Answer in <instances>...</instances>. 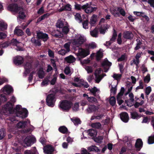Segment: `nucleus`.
<instances>
[{"instance_id": "obj_8", "label": "nucleus", "mask_w": 154, "mask_h": 154, "mask_svg": "<svg viewBox=\"0 0 154 154\" xmlns=\"http://www.w3.org/2000/svg\"><path fill=\"white\" fill-rule=\"evenodd\" d=\"M55 101V96L52 94L48 95L46 98L47 104L49 106L53 107Z\"/></svg>"}, {"instance_id": "obj_53", "label": "nucleus", "mask_w": 154, "mask_h": 154, "mask_svg": "<svg viewBox=\"0 0 154 154\" xmlns=\"http://www.w3.org/2000/svg\"><path fill=\"white\" fill-rule=\"evenodd\" d=\"M8 82V79L4 77H0V86L3 84L4 83Z\"/></svg>"}, {"instance_id": "obj_62", "label": "nucleus", "mask_w": 154, "mask_h": 154, "mask_svg": "<svg viewBox=\"0 0 154 154\" xmlns=\"http://www.w3.org/2000/svg\"><path fill=\"white\" fill-rule=\"evenodd\" d=\"M67 26H66L63 27L62 32L64 34H67L69 31V29Z\"/></svg>"}, {"instance_id": "obj_15", "label": "nucleus", "mask_w": 154, "mask_h": 154, "mask_svg": "<svg viewBox=\"0 0 154 154\" xmlns=\"http://www.w3.org/2000/svg\"><path fill=\"white\" fill-rule=\"evenodd\" d=\"M99 107L94 105H90L86 109L87 112L89 113L94 112L98 110Z\"/></svg>"}, {"instance_id": "obj_49", "label": "nucleus", "mask_w": 154, "mask_h": 154, "mask_svg": "<svg viewBox=\"0 0 154 154\" xmlns=\"http://www.w3.org/2000/svg\"><path fill=\"white\" fill-rule=\"evenodd\" d=\"M109 102L110 104L113 106H114L116 103V100L114 97H111L109 100Z\"/></svg>"}, {"instance_id": "obj_35", "label": "nucleus", "mask_w": 154, "mask_h": 154, "mask_svg": "<svg viewBox=\"0 0 154 154\" xmlns=\"http://www.w3.org/2000/svg\"><path fill=\"white\" fill-rule=\"evenodd\" d=\"M103 116V114H99L97 116H93L91 117V120H93L94 119L100 120L102 118Z\"/></svg>"}, {"instance_id": "obj_27", "label": "nucleus", "mask_w": 154, "mask_h": 154, "mask_svg": "<svg viewBox=\"0 0 154 154\" xmlns=\"http://www.w3.org/2000/svg\"><path fill=\"white\" fill-rule=\"evenodd\" d=\"M88 133V134L91 136L94 137L96 136L97 134V131L93 129H90L88 131H85L82 133L84 136V133Z\"/></svg>"}, {"instance_id": "obj_21", "label": "nucleus", "mask_w": 154, "mask_h": 154, "mask_svg": "<svg viewBox=\"0 0 154 154\" xmlns=\"http://www.w3.org/2000/svg\"><path fill=\"white\" fill-rule=\"evenodd\" d=\"M129 97L130 99L127 101L126 103L128 106H131L133 105L134 103V95L132 93H130L129 94Z\"/></svg>"}, {"instance_id": "obj_33", "label": "nucleus", "mask_w": 154, "mask_h": 154, "mask_svg": "<svg viewBox=\"0 0 154 154\" xmlns=\"http://www.w3.org/2000/svg\"><path fill=\"white\" fill-rule=\"evenodd\" d=\"M97 16L93 14L91 17L90 21V23L91 26H94L97 19Z\"/></svg>"}, {"instance_id": "obj_58", "label": "nucleus", "mask_w": 154, "mask_h": 154, "mask_svg": "<svg viewBox=\"0 0 154 154\" xmlns=\"http://www.w3.org/2000/svg\"><path fill=\"white\" fill-rule=\"evenodd\" d=\"M7 25L2 21L0 20V29H5L7 28Z\"/></svg>"}, {"instance_id": "obj_61", "label": "nucleus", "mask_w": 154, "mask_h": 154, "mask_svg": "<svg viewBox=\"0 0 154 154\" xmlns=\"http://www.w3.org/2000/svg\"><path fill=\"white\" fill-rule=\"evenodd\" d=\"M139 86L137 87L136 88L137 90L139 89H143L144 88L143 84L142 81L140 80L139 81Z\"/></svg>"}, {"instance_id": "obj_55", "label": "nucleus", "mask_w": 154, "mask_h": 154, "mask_svg": "<svg viewBox=\"0 0 154 154\" xmlns=\"http://www.w3.org/2000/svg\"><path fill=\"white\" fill-rule=\"evenodd\" d=\"M148 143L149 144H152L154 143V135H151L149 137Z\"/></svg>"}, {"instance_id": "obj_23", "label": "nucleus", "mask_w": 154, "mask_h": 154, "mask_svg": "<svg viewBox=\"0 0 154 154\" xmlns=\"http://www.w3.org/2000/svg\"><path fill=\"white\" fill-rule=\"evenodd\" d=\"M121 119L125 122H127L129 120V116L128 114L126 112H123L120 114Z\"/></svg>"}, {"instance_id": "obj_63", "label": "nucleus", "mask_w": 154, "mask_h": 154, "mask_svg": "<svg viewBox=\"0 0 154 154\" xmlns=\"http://www.w3.org/2000/svg\"><path fill=\"white\" fill-rule=\"evenodd\" d=\"M75 9L80 10L83 9V5H80L75 3Z\"/></svg>"}, {"instance_id": "obj_25", "label": "nucleus", "mask_w": 154, "mask_h": 154, "mask_svg": "<svg viewBox=\"0 0 154 154\" xmlns=\"http://www.w3.org/2000/svg\"><path fill=\"white\" fill-rule=\"evenodd\" d=\"M83 96L90 103H96L97 102V99L95 98L92 97H89L88 95L86 94H83Z\"/></svg>"}, {"instance_id": "obj_11", "label": "nucleus", "mask_w": 154, "mask_h": 154, "mask_svg": "<svg viewBox=\"0 0 154 154\" xmlns=\"http://www.w3.org/2000/svg\"><path fill=\"white\" fill-rule=\"evenodd\" d=\"M13 91L12 88L9 85H6L4 86L0 90V93L2 92L8 94H10Z\"/></svg>"}, {"instance_id": "obj_48", "label": "nucleus", "mask_w": 154, "mask_h": 154, "mask_svg": "<svg viewBox=\"0 0 154 154\" xmlns=\"http://www.w3.org/2000/svg\"><path fill=\"white\" fill-rule=\"evenodd\" d=\"M145 92L146 95H148L152 91V88L150 86L146 87L144 90Z\"/></svg>"}, {"instance_id": "obj_20", "label": "nucleus", "mask_w": 154, "mask_h": 154, "mask_svg": "<svg viewBox=\"0 0 154 154\" xmlns=\"http://www.w3.org/2000/svg\"><path fill=\"white\" fill-rule=\"evenodd\" d=\"M116 36V32L115 30H114L112 38H111L109 41L106 42V44H104V45L107 46H108L110 45L115 40Z\"/></svg>"}, {"instance_id": "obj_1", "label": "nucleus", "mask_w": 154, "mask_h": 154, "mask_svg": "<svg viewBox=\"0 0 154 154\" xmlns=\"http://www.w3.org/2000/svg\"><path fill=\"white\" fill-rule=\"evenodd\" d=\"M85 37L80 34H76L74 38L71 40L72 44L75 47H78L82 44L85 41Z\"/></svg>"}, {"instance_id": "obj_52", "label": "nucleus", "mask_w": 154, "mask_h": 154, "mask_svg": "<svg viewBox=\"0 0 154 154\" xmlns=\"http://www.w3.org/2000/svg\"><path fill=\"white\" fill-rule=\"evenodd\" d=\"M70 42H68L65 44L64 45V47L65 49L66 52H69L70 51Z\"/></svg>"}, {"instance_id": "obj_12", "label": "nucleus", "mask_w": 154, "mask_h": 154, "mask_svg": "<svg viewBox=\"0 0 154 154\" xmlns=\"http://www.w3.org/2000/svg\"><path fill=\"white\" fill-rule=\"evenodd\" d=\"M111 65V63L109 62L106 59H105L102 64V67L104 69V72H106Z\"/></svg>"}, {"instance_id": "obj_39", "label": "nucleus", "mask_w": 154, "mask_h": 154, "mask_svg": "<svg viewBox=\"0 0 154 154\" xmlns=\"http://www.w3.org/2000/svg\"><path fill=\"white\" fill-rule=\"evenodd\" d=\"M38 75L39 78L42 79L44 76V72L42 68H40L38 72Z\"/></svg>"}, {"instance_id": "obj_32", "label": "nucleus", "mask_w": 154, "mask_h": 154, "mask_svg": "<svg viewBox=\"0 0 154 154\" xmlns=\"http://www.w3.org/2000/svg\"><path fill=\"white\" fill-rule=\"evenodd\" d=\"M19 11L17 13H19V17L20 18L23 19L26 16L25 13L23 11V10L22 8H19Z\"/></svg>"}, {"instance_id": "obj_6", "label": "nucleus", "mask_w": 154, "mask_h": 154, "mask_svg": "<svg viewBox=\"0 0 154 154\" xmlns=\"http://www.w3.org/2000/svg\"><path fill=\"white\" fill-rule=\"evenodd\" d=\"M35 141V138L33 136H29L26 137L24 140L23 146H30Z\"/></svg>"}, {"instance_id": "obj_44", "label": "nucleus", "mask_w": 154, "mask_h": 154, "mask_svg": "<svg viewBox=\"0 0 154 154\" xmlns=\"http://www.w3.org/2000/svg\"><path fill=\"white\" fill-rule=\"evenodd\" d=\"M94 95H95V94L97 92H98L99 90L96 87H94L93 88H89L88 89Z\"/></svg>"}, {"instance_id": "obj_34", "label": "nucleus", "mask_w": 154, "mask_h": 154, "mask_svg": "<svg viewBox=\"0 0 154 154\" xmlns=\"http://www.w3.org/2000/svg\"><path fill=\"white\" fill-rule=\"evenodd\" d=\"M91 126L93 128L99 129L101 128L102 125L100 122H96L91 123Z\"/></svg>"}, {"instance_id": "obj_42", "label": "nucleus", "mask_w": 154, "mask_h": 154, "mask_svg": "<svg viewBox=\"0 0 154 154\" xmlns=\"http://www.w3.org/2000/svg\"><path fill=\"white\" fill-rule=\"evenodd\" d=\"M102 50L100 49V51L97 52L96 57L97 60H99L103 56V54L102 52Z\"/></svg>"}, {"instance_id": "obj_22", "label": "nucleus", "mask_w": 154, "mask_h": 154, "mask_svg": "<svg viewBox=\"0 0 154 154\" xmlns=\"http://www.w3.org/2000/svg\"><path fill=\"white\" fill-rule=\"evenodd\" d=\"M30 123V122L29 120L24 122H20L17 123V127L18 128H23L29 125Z\"/></svg>"}, {"instance_id": "obj_5", "label": "nucleus", "mask_w": 154, "mask_h": 154, "mask_svg": "<svg viewBox=\"0 0 154 154\" xmlns=\"http://www.w3.org/2000/svg\"><path fill=\"white\" fill-rule=\"evenodd\" d=\"M102 72L103 71L100 68L97 69L95 71L94 75L95 76V82L96 83H99L103 77L106 76L105 74H101Z\"/></svg>"}, {"instance_id": "obj_24", "label": "nucleus", "mask_w": 154, "mask_h": 154, "mask_svg": "<svg viewBox=\"0 0 154 154\" xmlns=\"http://www.w3.org/2000/svg\"><path fill=\"white\" fill-rule=\"evenodd\" d=\"M143 142L141 139H138L137 140L135 144V147L136 149L139 151L142 147Z\"/></svg>"}, {"instance_id": "obj_50", "label": "nucleus", "mask_w": 154, "mask_h": 154, "mask_svg": "<svg viewBox=\"0 0 154 154\" xmlns=\"http://www.w3.org/2000/svg\"><path fill=\"white\" fill-rule=\"evenodd\" d=\"M88 46L89 49H94L96 48L97 45L94 42H92L89 44Z\"/></svg>"}, {"instance_id": "obj_36", "label": "nucleus", "mask_w": 154, "mask_h": 154, "mask_svg": "<svg viewBox=\"0 0 154 154\" xmlns=\"http://www.w3.org/2000/svg\"><path fill=\"white\" fill-rule=\"evenodd\" d=\"M14 32L15 34L18 36H21L23 35V32L20 29H18V27H17L15 29Z\"/></svg>"}, {"instance_id": "obj_43", "label": "nucleus", "mask_w": 154, "mask_h": 154, "mask_svg": "<svg viewBox=\"0 0 154 154\" xmlns=\"http://www.w3.org/2000/svg\"><path fill=\"white\" fill-rule=\"evenodd\" d=\"M88 149L90 151H95L96 152H98L100 151V150L98 147L94 146H92L89 147Z\"/></svg>"}, {"instance_id": "obj_41", "label": "nucleus", "mask_w": 154, "mask_h": 154, "mask_svg": "<svg viewBox=\"0 0 154 154\" xmlns=\"http://www.w3.org/2000/svg\"><path fill=\"white\" fill-rule=\"evenodd\" d=\"M59 131L60 132L63 133L65 134L67 132V128L64 126H62L60 127L59 128Z\"/></svg>"}, {"instance_id": "obj_30", "label": "nucleus", "mask_w": 154, "mask_h": 154, "mask_svg": "<svg viewBox=\"0 0 154 154\" xmlns=\"http://www.w3.org/2000/svg\"><path fill=\"white\" fill-rule=\"evenodd\" d=\"M65 60L67 63H71L75 61V59L73 56L70 55L65 57Z\"/></svg>"}, {"instance_id": "obj_28", "label": "nucleus", "mask_w": 154, "mask_h": 154, "mask_svg": "<svg viewBox=\"0 0 154 154\" xmlns=\"http://www.w3.org/2000/svg\"><path fill=\"white\" fill-rule=\"evenodd\" d=\"M108 28V26L106 24L101 25L99 29L100 33L101 34H104L106 32V30Z\"/></svg>"}, {"instance_id": "obj_60", "label": "nucleus", "mask_w": 154, "mask_h": 154, "mask_svg": "<svg viewBox=\"0 0 154 154\" xmlns=\"http://www.w3.org/2000/svg\"><path fill=\"white\" fill-rule=\"evenodd\" d=\"M68 53L66 52V51L64 49H62L58 51V53L59 54L63 56L65 55V54Z\"/></svg>"}, {"instance_id": "obj_64", "label": "nucleus", "mask_w": 154, "mask_h": 154, "mask_svg": "<svg viewBox=\"0 0 154 154\" xmlns=\"http://www.w3.org/2000/svg\"><path fill=\"white\" fill-rule=\"evenodd\" d=\"M85 69L88 73H91L93 71L92 68L91 67L87 66L85 67Z\"/></svg>"}, {"instance_id": "obj_38", "label": "nucleus", "mask_w": 154, "mask_h": 154, "mask_svg": "<svg viewBox=\"0 0 154 154\" xmlns=\"http://www.w3.org/2000/svg\"><path fill=\"white\" fill-rule=\"evenodd\" d=\"M72 85L75 87H79L81 86H83L84 87L87 88L88 87V83L86 82H83V83H81L80 84H77L75 83H72Z\"/></svg>"}, {"instance_id": "obj_19", "label": "nucleus", "mask_w": 154, "mask_h": 154, "mask_svg": "<svg viewBox=\"0 0 154 154\" xmlns=\"http://www.w3.org/2000/svg\"><path fill=\"white\" fill-rule=\"evenodd\" d=\"M44 151L46 154H51L54 151L53 148L50 145H47L43 148Z\"/></svg>"}, {"instance_id": "obj_46", "label": "nucleus", "mask_w": 154, "mask_h": 154, "mask_svg": "<svg viewBox=\"0 0 154 154\" xmlns=\"http://www.w3.org/2000/svg\"><path fill=\"white\" fill-rule=\"evenodd\" d=\"M131 117L134 119H137L139 117L138 113L135 112H131Z\"/></svg>"}, {"instance_id": "obj_31", "label": "nucleus", "mask_w": 154, "mask_h": 154, "mask_svg": "<svg viewBox=\"0 0 154 154\" xmlns=\"http://www.w3.org/2000/svg\"><path fill=\"white\" fill-rule=\"evenodd\" d=\"M133 34L130 32L127 31L124 33L123 37L124 38L129 39L132 38L133 37Z\"/></svg>"}, {"instance_id": "obj_17", "label": "nucleus", "mask_w": 154, "mask_h": 154, "mask_svg": "<svg viewBox=\"0 0 154 154\" xmlns=\"http://www.w3.org/2000/svg\"><path fill=\"white\" fill-rule=\"evenodd\" d=\"M59 7L60 8L58 9V11L59 12H61L64 10L70 11L71 9V6L69 4H67L64 6L62 4H60Z\"/></svg>"}, {"instance_id": "obj_47", "label": "nucleus", "mask_w": 154, "mask_h": 154, "mask_svg": "<svg viewBox=\"0 0 154 154\" xmlns=\"http://www.w3.org/2000/svg\"><path fill=\"white\" fill-rule=\"evenodd\" d=\"M71 120L75 125L80 124V121L79 119L74 118L71 119Z\"/></svg>"}, {"instance_id": "obj_3", "label": "nucleus", "mask_w": 154, "mask_h": 154, "mask_svg": "<svg viewBox=\"0 0 154 154\" xmlns=\"http://www.w3.org/2000/svg\"><path fill=\"white\" fill-rule=\"evenodd\" d=\"M13 108L11 103L10 102H8L3 107L1 112L5 115H8L9 114H12L13 112Z\"/></svg>"}, {"instance_id": "obj_56", "label": "nucleus", "mask_w": 154, "mask_h": 154, "mask_svg": "<svg viewBox=\"0 0 154 154\" xmlns=\"http://www.w3.org/2000/svg\"><path fill=\"white\" fill-rule=\"evenodd\" d=\"M118 10H119V13L120 15L121 14L123 16H125V12L123 9L121 7L118 8Z\"/></svg>"}, {"instance_id": "obj_45", "label": "nucleus", "mask_w": 154, "mask_h": 154, "mask_svg": "<svg viewBox=\"0 0 154 154\" xmlns=\"http://www.w3.org/2000/svg\"><path fill=\"white\" fill-rule=\"evenodd\" d=\"M124 91V88L123 87H122L120 92L118 94L117 99H122Z\"/></svg>"}, {"instance_id": "obj_51", "label": "nucleus", "mask_w": 154, "mask_h": 154, "mask_svg": "<svg viewBox=\"0 0 154 154\" xmlns=\"http://www.w3.org/2000/svg\"><path fill=\"white\" fill-rule=\"evenodd\" d=\"M150 80V75L148 74L143 79L144 82L146 83H148Z\"/></svg>"}, {"instance_id": "obj_40", "label": "nucleus", "mask_w": 154, "mask_h": 154, "mask_svg": "<svg viewBox=\"0 0 154 154\" xmlns=\"http://www.w3.org/2000/svg\"><path fill=\"white\" fill-rule=\"evenodd\" d=\"M31 41L36 46H40L41 45L40 41L38 39L36 40L34 37H33L32 38Z\"/></svg>"}, {"instance_id": "obj_9", "label": "nucleus", "mask_w": 154, "mask_h": 154, "mask_svg": "<svg viewBox=\"0 0 154 154\" xmlns=\"http://www.w3.org/2000/svg\"><path fill=\"white\" fill-rule=\"evenodd\" d=\"M10 44L12 45L16 46L17 47L16 50L17 51H22L23 50L22 48L23 44L16 39H13L11 40Z\"/></svg>"}, {"instance_id": "obj_54", "label": "nucleus", "mask_w": 154, "mask_h": 154, "mask_svg": "<svg viewBox=\"0 0 154 154\" xmlns=\"http://www.w3.org/2000/svg\"><path fill=\"white\" fill-rule=\"evenodd\" d=\"M75 20L80 23L82 21V18L80 14L79 13H76L75 15Z\"/></svg>"}, {"instance_id": "obj_18", "label": "nucleus", "mask_w": 154, "mask_h": 154, "mask_svg": "<svg viewBox=\"0 0 154 154\" xmlns=\"http://www.w3.org/2000/svg\"><path fill=\"white\" fill-rule=\"evenodd\" d=\"M23 61V58L20 56H17L14 57L13 61L14 63L16 65L21 64Z\"/></svg>"}, {"instance_id": "obj_13", "label": "nucleus", "mask_w": 154, "mask_h": 154, "mask_svg": "<svg viewBox=\"0 0 154 154\" xmlns=\"http://www.w3.org/2000/svg\"><path fill=\"white\" fill-rule=\"evenodd\" d=\"M67 25V23L65 20L63 19H60L56 23L57 27L59 28H62Z\"/></svg>"}, {"instance_id": "obj_7", "label": "nucleus", "mask_w": 154, "mask_h": 154, "mask_svg": "<svg viewBox=\"0 0 154 154\" xmlns=\"http://www.w3.org/2000/svg\"><path fill=\"white\" fill-rule=\"evenodd\" d=\"M97 8L95 7H93L91 5L88 3H86L83 5V10L87 14L91 13L94 11H96Z\"/></svg>"}, {"instance_id": "obj_26", "label": "nucleus", "mask_w": 154, "mask_h": 154, "mask_svg": "<svg viewBox=\"0 0 154 154\" xmlns=\"http://www.w3.org/2000/svg\"><path fill=\"white\" fill-rule=\"evenodd\" d=\"M110 11L114 17H117L120 16V14L119 13L118 8H111L110 9Z\"/></svg>"}, {"instance_id": "obj_10", "label": "nucleus", "mask_w": 154, "mask_h": 154, "mask_svg": "<svg viewBox=\"0 0 154 154\" xmlns=\"http://www.w3.org/2000/svg\"><path fill=\"white\" fill-rule=\"evenodd\" d=\"M89 53L88 49L80 48L79 49L78 53L76 54V55L78 57L80 56L84 58L88 55Z\"/></svg>"}, {"instance_id": "obj_57", "label": "nucleus", "mask_w": 154, "mask_h": 154, "mask_svg": "<svg viewBox=\"0 0 154 154\" xmlns=\"http://www.w3.org/2000/svg\"><path fill=\"white\" fill-rule=\"evenodd\" d=\"M49 80L47 79H45L42 82L41 84V86L44 87L47 86L48 84Z\"/></svg>"}, {"instance_id": "obj_14", "label": "nucleus", "mask_w": 154, "mask_h": 154, "mask_svg": "<svg viewBox=\"0 0 154 154\" xmlns=\"http://www.w3.org/2000/svg\"><path fill=\"white\" fill-rule=\"evenodd\" d=\"M37 34L38 38L39 39H42L44 42L47 41L48 38V35L46 33L39 32H38Z\"/></svg>"}, {"instance_id": "obj_37", "label": "nucleus", "mask_w": 154, "mask_h": 154, "mask_svg": "<svg viewBox=\"0 0 154 154\" xmlns=\"http://www.w3.org/2000/svg\"><path fill=\"white\" fill-rule=\"evenodd\" d=\"M91 35L94 37H97L98 35V30L95 28L94 30L90 32Z\"/></svg>"}, {"instance_id": "obj_2", "label": "nucleus", "mask_w": 154, "mask_h": 154, "mask_svg": "<svg viewBox=\"0 0 154 154\" xmlns=\"http://www.w3.org/2000/svg\"><path fill=\"white\" fill-rule=\"evenodd\" d=\"M15 110L17 116L23 118L27 116V110L25 108H21L20 105H17L15 108Z\"/></svg>"}, {"instance_id": "obj_16", "label": "nucleus", "mask_w": 154, "mask_h": 154, "mask_svg": "<svg viewBox=\"0 0 154 154\" xmlns=\"http://www.w3.org/2000/svg\"><path fill=\"white\" fill-rule=\"evenodd\" d=\"M20 8L18 7L16 4H12L8 6V9L11 11L17 12L19 11V8Z\"/></svg>"}, {"instance_id": "obj_59", "label": "nucleus", "mask_w": 154, "mask_h": 154, "mask_svg": "<svg viewBox=\"0 0 154 154\" xmlns=\"http://www.w3.org/2000/svg\"><path fill=\"white\" fill-rule=\"evenodd\" d=\"M122 76V75L119 74L114 73L112 77L115 79L118 80H119Z\"/></svg>"}, {"instance_id": "obj_29", "label": "nucleus", "mask_w": 154, "mask_h": 154, "mask_svg": "<svg viewBox=\"0 0 154 154\" xmlns=\"http://www.w3.org/2000/svg\"><path fill=\"white\" fill-rule=\"evenodd\" d=\"M25 72L24 73L26 74L29 73L31 71V65L29 63H27L24 66Z\"/></svg>"}, {"instance_id": "obj_4", "label": "nucleus", "mask_w": 154, "mask_h": 154, "mask_svg": "<svg viewBox=\"0 0 154 154\" xmlns=\"http://www.w3.org/2000/svg\"><path fill=\"white\" fill-rule=\"evenodd\" d=\"M72 105V103L71 101L65 100L60 103L59 106L63 110L67 111L71 108Z\"/></svg>"}]
</instances>
